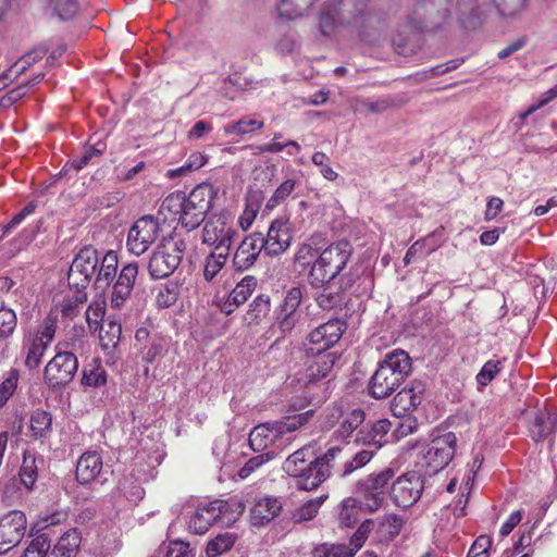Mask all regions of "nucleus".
<instances>
[{
    "label": "nucleus",
    "mask_w": 557,
    "mask_h": 557,
    "mask_svg": "<svg viewBox=\"0 0 557 557\" xmlns=\"http://www.w3.org/2000/svg\"><path fill=\"white\" fill-rule=\"evenodd\" d=\"M371 0H326L320 7L318 28L323 37H332L339 28H348L361 40L374 42L385 23L370 10Z\"/></svg>",
    "instance_id": "obj_1"
},
{
    "label": "nucleus",
    "mask_w": 557,
    "mask_h": 557,
    "mask_svg": "<svg viewBox=\"0 0 557 557\" xmlns=\"http://www.w3.org/2000/svg\"><path fill=\"white\" fill-rule=\"evenodd\" d=\"M449 0H416L405 22L392 39L398 54L413 51V40L421 32L441 28L449 17Z\"/></svg>",
    "instance_id": "obj_2"
},
{
    "label": "nucleus",
    "mask_w": 557,
    "mask_h": 557,
    "mask_svg": "<svg viewBox=\"0 0 557 557\" xmlns=\"http://www.w3.org/2000/svg\"><path fill=\"white\" fill-rule=\"evenodd\" d=\"M531 4V0H457L455 16L465 29H474L487 21L495 11L502 20L519 18Z\"/></svg>",
    "instance_id": "obj_3"
},
{
    "label": "nucleus",
    "mask_w": 557,
    "mask_h": 557,
    "mask_svg": "<svg viewBox=\"0 0 557 557\" xmlns=\"http://www.w3.org/2000/svg\"><path fill=\"white\" fill-rule=\"evenodd\" d=\"M215 191L212 185H197L187 196L177 193L168 196L162 209L172 212L187 231L197 228L212 207Z\"/></svg>",
    "instance_id": "obj_4"
},
{
    "label": "nucleus",
    "mask_w": 557,
    "mask_h": 557,
    "mask_svg": "<svg viewBox=\"0 0 557 557\" xmlns=\"http://www.w3.org/2000/svg\"><path fill=\"white\" fill-rule=\"evenodd\" d=\"M314 410L286 417L274 423H263L255 426L249 434V445L252 450L269 453L275 451V457L294 440V433L307 424L313 417Z\"/></svg>",
    "instance_id": "obj_5"
},
{
    "label": "nucleus",
    "mask_w": 557,
    "mask_h": 557,
    "mask_svg": "<svg viewBox=\"0 0 557 557\" xmlns=\"http://www.w3.org/2000/svg\"><path fill=\"white\" fill-rule=\"evenodd\" d=\"M411 372V359L403 349L387 352L370 379L369 394L375 399L391 396Z\"/></svg>",
    "instance_id": "obj_6"
},
{
    "label": "nucleus",
    "mask_w": 557,
    "mask_h": 557,
    "mask_svg": "<svg viewBox=\"0 0 557 557\" xmlns=\"http://www.w3.org/2000/svg\"><path fill=\"white\" fill-rule=\"evenodd\" d=\"M282 468L286 474L296 479V487L306 492L315 490L326 480V468L319 466L310 446L289 455Z\"/></svg>",
    "instance_id": "obj_7"
},
{
    "label": "nucleus",
    "mask_w": 557,
    "mask_h": 557,
    "mask_svg": "<svg viewBox=\"0 0 557 557\" xmlns=\"http://www.w3.org/2000/svg\"><path fill=\"white\" fill-rule=\"evenodd\" d=\"M117 269L119 259L114 251H108L100 262L97 251L91 247H85L73 259L69 277L116 278Z\"/></svg>",
    "instance_id": "obj_8"
},
{
    "label": "nucleus",
    "mask_w": 557,
    "mask_h": 557,
    "mask_svg": "<svg viewBox=\"0 0 557 557\" xmlns=\"http://www.w3.org/2000/svg\"><path fill=\"white\" fill-rule=\"evenodd\" d=\"M352 253L347 240H339L323 248L310 268L309 277L336 278L346 268Z\"/></svg>",
    "instance_id": "obj_9"
},
{
    "label": "nucleus",
    "mask_w": 557,
    "mask_h": 557,
    "mask_svg": "<svg viewBox=\"0 0 557 557\" xmlns=\"http://www.w3.org/2000/svg\"><path fill=\"white\" fill-rule=\"evenodd\" d=\"M69 343H58L57 354L47 363L44 372L45 383L52 389L66 386L78 370V360L74 352L67 351Z\"/></svg>",
    "instance_id": "obj_10"
},
{
    "label": "nucleus",
    "mask_w": 557,
    "mask_h": 557,
    "mask_svg": "<svg viewBox=\"0 0 557 557\" xmlns=\"http://www.w3.org/2000/svg\"><path fill=\"white\" fill-rule=\"evenodd\" d=\"M395 472L392 468L372 473L366 479L358 481L356 485L357 493L361 496L363 508L367 513H374L377 511L385 499V493L393 480Z\"/></svg>",
    "instance_id": "obj_11"
},
{
    "label": "nucleus",
    "mask_w": 557,
    "mask_h": 557,
    "mask_svg": "<svg viewBox=\"0 0 557 557\" xmlns=\"http://www.w3.org/2000/svg\"><path fill=\"white\" fill-rule=\"evenodd\" d=\"M231 214L222 212L211 215L202 228V244L214 248V250H227L237 236Z\"/></svg>",
    "instance_id": "obj_12"
},
{
    "label": "nucleus",
    "mask_w": 557,
    "mask_h": 557,
    "mask_svg": "<svg viewBox=\"0 0 557 557\" xmlns=\"http://www.w3.org/2000/svg\"><path fill=\"white\" fill-rule=\"evenodd\" d=\"M456 446L457 437L453 432L432 438L423 456L429 472L436 473L444 469L454 458Z\"/></svg>",
    "instance_id": "obj_13"
},
{
    "label": "nucleus",
    "mask_w": 557,
    "mask_h": 557,
    "mask_svg": "<svg viewBox=\"0 0 557 557\" xmlns=\"http://www.w3.org/2000/svg\"><path fill=\"white\" fill-rule=\"evenodd\" d=\"M345 330L346 323L339 319H331L319 325L307 336V354H325L338 343Z\"/></svg>",
    "instance_id": "obj_14"
},
{
    "label": "nucleus",
    "mask_w": 557,
    "mask_h": 557,
    "mask_svg": "<svg viewBox=\"0 0 557 557\" xmlns=\"http://www.w3.org/2000/svg\"><path fill=\"white\" fill-rule=\"evenodd\" d=\"M160 231V224L152 215L139 218L128 231L127 249L136 256L143 255L156 242Z\"/></svg>",
    "instance_id": "obj_15"
},
{
    "label": "nucleus",
    "mask_w": 557,
    "mask_h": 557,
    "mask_svg": "<svg viewBox=\"0 0 557 557\" xmlns=\"http://www.w3.org/2000/svg\"><path fill=\"white\" fill-rule=\"evenodd\" d=\"M423 490V476L416 471H411L393 481L391 497L396 506L408 508L420 499Z\"/></svg>",
    "instance_id": "obj_16"
},
{
    "label": "nucleus",
    "mask_w": 557,
    "mask_h": 557,
    "mask_svg": "<svg viewBox=\"0 0 557 557\" xmlns=\"http://www.w3.org/2000/svg\"><path fill=\"white\" fill-rule=\"evenodd\" d=\"M227 507V503L220 499L199 504L189 516L188 530L201 535L208 532L213 523H224L223 516Z\"/></svg>",
    "instance_id": "obj_17"
},
{
    "label": "nucleus",
    "mask_w": 557,
    "mask_h": 557,
    "mask_svg": "<svg viewBox=\"0 0 557 557\" xmlns=\"http://www.w3.org/2000/svg\"><path fill=\"white\" fill-rule=\"evenodd\" d=\"M182 243H175L171 239L164 242L159 250L154 251L148 263V270L151 278H168L180 264V248Z\"/></svg>",
    "instance_id": "obj_18"
},
{
    "label": "nucleus",
    "mask_w": 557,
    "mask_h": 557,
    "mask_svg": "<svg viewBox=\"0 0 557 557\" xmlns=\"http://www.w3.org/2000/svg\"><path fill=\"white\" fill-rule=\"evenodd\" d=\"M26 525V516L20 510H12L0 518V555L21 543Z\"/></svg>",
    "instance_id": "obj_19"
},
{
    "label": "nucleus",
    "mask_w": 557,
    "mask_h": 557,
    "mask_svg": "<svg viewBox=\"0 0 557 557\" xmlns=\"http://www.w3.org/2000/svg\"><path fill=\"white\" fill-rule=\"evenodd\" d=\"M425 385L422 381H411L392 400L391 409L395 417H403L416 410L424 398Z\"/></svg>",
    "instance_id": "obj_20"
},
{
    "label": "nucleus",
    "mask_w": 557,
    "mask_h": 557,
    "mask_svg": "<svg viewBox=\"0 0 557 557\" xmlns=\"http://www.w3.org/2000/svg\"><path fill=\"white\" fill-rule=\"evenodd\" d=\"M290 240L289 220L277 218L270 224L267 237H263L264 251L269 256L281 255L289 247Z\"/></svg>",
    "instance_id": "obj_21"
},
{
    "label": "nucleus",
    "mask_w": 557,
    "mask_h": 557,
    "mask_svg": "<svg viewBox=\"0 0 557 557\" xmlns=\"http://www.w3.org/2000/svg\"><path fill=\"white\" fill-rule=\"evenodd\" d=\"M264 250L263 245V235L261 233H253L249 236H246L233 257V264L238 271H245L249 269L261 250Z\"/></svg>",
    "instance_id": "obj_22"
},
{
    "label": "nucleus",
    "mask_w": 557,
    "mask_h": 557,
    "mask_svg": "<svg viewBox=\"0 0 557 557\" xmlns=\"http://www.w3.org/2000/svg\"><path fill=\"white\" fill-rule=\"evenodd\" d=\"M391 426L392 422L387 419H380L372 423L369 422L358 431L354 442L357 445L380 449L387 442L386 436Z\"/></svg>",
    "instance_id": "obj_23"
},
{
    "label": "nucleus",
    "mask_w": 557,
    "mask_h": 557,
    "mask_svg": "<svg viewBox=\"0 0 557 557\" xmlns=\"http://www.w3.org/2000/svg\"><path fill=\"white\" fill-rule=\"evenodd\" d=\"M557 430V413L546 410H540L529 424V434L535 443L548 441L554 444Z\"/></svg>",
    "instance_id": "obj_24"
},
{
    "label": "nucleus",
    "mask_w": 557,
    "mask_h": 557,
    "mask_svg": "<svg viewBox=\"0 0 557 557\" xmlns=\"http://www.w3.org/2000/svg\"><path fill=\"white\" fill-rule=\"evenodd\" d=\"M312 357L306 361V368L301 376L305 384H311L327 376L334 367L336 357L333 352L311 354Z\"/></svg>",
    "instance_id": "obj_25"
},
{
    "label": "nucleus",
    "mask_w": 557,
    "mask_h": 557,
    "mask_svg": "<svg viewBox=\"0 0 557 557\" xmlns=\"http://www.w3.org/2000/svg\"><path fill=\"white\" fill-rule=\"evenodd\" d=\"M102 457L97 451L84 453L76 463V480L81 484H90L101 478L102 474Z\"/></svg>",
    "instance_id": "obj_26"
},
{
    "label": "nucleus",
    "mask_w": 557,
    "mask_h": 557,
    "mask_svg": "<svg viewBox=\"0 0 557 557\" xmlns=\"http://www.w3.org/2000/svg\"><path fill=\"white\" fill-rule=\"evenodd\" d=\"M324 238L321 234H314L308 242L304 243L295 255V268L299 275H308L310 268L313 265L317 255L322 249Z\"/></svg>",
    "instance_id": "obj_27"
},
{
    "label": "nucleus",
    "mask_w": 557,
    "mask_h": 557,
    "mask_svg": "<svg viewBox=\"0 0 557 557\" xmlns=\"http://www.w3.org/2000/svg\"><path fill=\"white\" fill-rule=\"evenodd\" d=\"M281 510L282 503L278 498L271 496L258 498L250 510V521L255 527L264 525L278 516Z\"/></svg>",
    "instance_id": "obj_28"
},
{
    "label": "nucleus",
    "mask_w": 557,
    "mask_h": 557,
    "mask_svg": "<svg viewBox=\"0 0 557 557\" xmlns=\"http://www.w3.org/2000/svg\"><path fill=\"white\" fill-rule=\"evenodd\" d=\"M313 286L319 288L317 302L324 310L332 309L343 302V288L339 281H313Z\"/></svg>",
    "instance_id": "obj_29"
},
{
    "label": "nucleus",
    "mask_w": 557,
    "mask_h": 557,
    "mask_svg": "<svg viewBox=\"0 0 557 557\" xmlns=\"http://www.w3.org/2000/svg\"><path fill=\"white\" fill-rule=\"evenodd\" d=\"M366 413L361 409H354L344 416L339 426L332 434L336 442L349 443L348 438L358 433L364 426Z\"/></svg>",
    "instance_id": "obj_30"
},
{
    "label": "nucleus",
    "mask_w": 557,
    "mask_h": 557,
    "mask_svg": "<svg viewBox=\"0 0 557 557\" xmlns=\"http://www.w3.org/2000/svg\"><path fill=\"white\" fill-rule=\"evenodd\" d=\"M363 503L357 497H346L338 506V521L350 528L360 521L361 515L367 513Z\"/></svg>",
    "instance_id": "obj_31"
},
{
    "label": "nucleus",
    "mask_w": 557,
    "mask_h": 557,
    "mask_svg": "<svg viewBox=\"0 0 557 557\" xmlns=\"http://www.w3.org/2000/svg\"><path fill=\"white\" fill-rule=\"evenodd\" d=\"M318 0H277L278 16L286 20H296L305 16Z\"/></svg>",
    "instance_id": "obj_32"
},
{
    "label": "nucleus",
    "mask_w": 557,
    "mask_h": 557,
    "mask_svg": "<svg viewBox=\"0 0 557 557\" xmlns=\"http://www.w3.org/2000/svg\"><path fill=\"white\" fill-rule=\"evenodd\" d=\"M404 524V517L396 513H386L380 517L376 531L380 542H391L396 539Z\"/></svg>",
    "instance_id": "obj_33"
},
{
    "label": "nucleus",
    "mask_w": 557,
    "mask_h": 557,
    "mask_svg": "<svg viewBox=\"0 0 557 557\" xmlns=\"http://www.w3.org/2000/svg\"><path fill=\"white\" fill-rule=\"evenodd\" d=\"M256 287V281H239L232 289L227 300L222 305L221 311L231 314L234 309L244 304Z\"/></svg>",
    "instance_id": "obj_34"
},
{
    "label": "nucleus",
    "mask_w": 557,
    "mask_h": 557,
    "mask_svg": "<svg viewBox=\"0 0 557 557\" xmlns=\"http://www.w3.org/2000/svg\"><path fill=\"white\" fill-rule=\"evenodd\" d=\"M81 535L75 530L65 532L53 546L51 550L52 557H75L81 545Z\"/></svg>",
    "instance_id": "obj_35"
},
{
    "label": "nucleus",
    "mask_w": 557,
    "mask_h": 557,
    "mask_svg": "<svg viewBox=\"0 0 557 557\" xmlns=\"http://www.w3.org/2000/svg\"><path fill=\"white\" fill-rule=\"evenodd\" d=\"M264 126L262 120L255 115H246L238 121L230 122L224 125L223 132L225 135L243 136L255 131L261 129Z\"/></svg>",
    "instance_id": "obj_36"
},
{
    "label": "nucleus",
    "mask_w": 557,
    "mask_h": 557,
    "mask_svg": "<svg viewBox=\"0 0 557 557\" xmlns=\"http://www.w3.org/2000/svg\"><path fill=\"white\" fill-rule=\"evenodd\" d=\"M88 281H82V284L75 283L71 284L67 281L66 285V296L64 297L61 305V311L63 313H69L72 311L77 305L83 304L87 300L86 287Z\"/></svg>",
    "instance_id": "obj_37"
},
{
    "label": "nucleus",
    "mask_w": 557,
    "mask_h": 557,
    "mask_svg": "<svg viewBox=\"0 0 557 557\" xmlns=\"http://www.w3.org/2000/svg\"><path fill=\"white\" fill-rule=\"evenodd\" d=\"M82 385L99 388L107 384V371L97 360L87 364L83 369Z\"/></svg>",
    "instance_id": "obj_38"
},
{
    "label": "nucleus",
    "mask_w": 557,
    "mask_h": 557,
    "mask_svg": "<svg viewBox=\"0 0 557 557\" xmlns=\"http://www.w3.org/2000/svg\"><path fill=\"white\" fill-rule=\"evenodd\" d=\"M256 149L259 153H278L284 151L288 157H294L300 152L301 147L296 140L287 139L264 143L258 145Z\"/></svg>",
    "instance_id": "obj_39"
},
{
    "label": "nucleus",
    "mask_w": 557,
    "mask_h": 557,
    "mask_svg": "<svg viewBox=\"0 0 557 557\" xmlns=\"http://www.w3.org/2000/svg\"><path fill=\"white\" fill-rule=\"evenodd\" d=\"M122 334V325L120 321L109 318L104 324L100 326V342L103 348L115 347Z\"/></svg>",
    "instance_id": "obj_40"
},
{
    "label": "nucleus",
    "mask_w": 557,
    "mask_h": 557,
    "mask_svg": "<svg viewBox=\"0 0 557 557\" xmlns=\"http://www.w3.org/2000/svg\"><path fill=\"white\" fill-rule=\"evenodd\" d=\"M237 536L234 533L225 532L211 540L206 548L207 557H219L228 552L235 544Z\"/></svg>",
    "instance_id": "obj_41"
},
{
    "label": "nucleus",
    "mask_w": 557,
    "mask_h": 557,
    "mask_svg": "<svg viewBox=\"0 0 557 557\" xmlns=\"http://www.w3.org/2000/svg\"><path fill=\"white\" fill-rule=\"evenodd\" d=\"M17 319L12 309L0 308V354L3 352L7 339L16 329Z\"/></svg>",
    "instance_id": "obj_42"
},
{
    "label": "nucleus",
    "mask_w": 557,
    "mask_h": 557,
    "mask_svg": "<svg viewBox=\"0 0 557 557\" xmlns=\"http://www.w3.org/2000/svg\"><path fill=\"white\" fill-rule=\"evenodd\" d=\"M52 418L45 410H37L30 417V432L35 438L47 437L51 431Z\"/></svg>",
    "instance_id": "obj_43"
},
{
    "label": "nucleus",
    "mask_w": 557,
    "mask_h": 557,
    "mask_svg": "<svg viewBox=\"0 0 557 557\" xmlns=\"http://www.w3.org/2000/svg\"><path fill=\"white\" fill-rule=\"evenodd\" d=\"M437 245L434 243V235L428 236L423 239L417 240L411 247L407 250V253L404 258L406 264L410 263L412 260L425 257L433 252L436 249Z\"/></svg>",
    "instance_id": "obj_44"
},
{
    "label": "nucleus",
    "mask_w": 557,
    "mask_h": 557,
    "mask_svg": "<svg viewBox=\"0 0 557 557\" xmlns=\"http://www.w3.org/2000/svg\"><path fill=\"white\" fill-rule=\"evenodd\" d=\"M20 481L27 488H33L37 481L36 458L29 453L24 454L23 462L20 469Z\"/></svg>",
    "instance_id": "obj_45"
},
{
    "label": "nucleus",
    "mask_w": 557,
    "mask_h": 557,
    "mask_svg": "<svg viewBox=\"0 0 557 557\" xmlns=\"http://www.w3.org/2000/svg\"><path fill=\"white\" fill-rule=\"evenodd\" d=\"M327 498V495H322L317 498L305 502L299 508L293 513V518L296 522L309 521L315 517L321 505Z\"/></svg>",
    "instance_id": "obj_46"
},
{
    "label": "nucleus",
    "mask_w": 557,
    "mask_h": 557,
    "mask_svg": "<svg viewBox=\"0 0 557 557\" xmlns=\"http://www.w3.org/2000/svg\"><path fill=\"white\" fill-rule=\"evenodd\" d=\"M228 257L227 250H215L211 252L205 262V278H214L225 265Z\"/></svg>",
    "instance_id": "obj_47"
},
{
    "label": "nucleus",
    "mask_w": 557,
    "mask_h": 557,
    "mask_svg": "<svg viewBox=\"0 0 557 557\" xmlns=\"http://www.w3.org/2000/svg\"><path fill=\"white\" fill-rule=\"evenodd\" d=\"M352 550L346 544L323 543L313 549L312 557H354Z\"/></svg>",
    "instance_id": "obj_48"
},
{
    "label": "nucleus",
    "mask_w": 557,
    "mask_h": 557,
    "mask_svg": "<svg viewBox=\"0 0 557 557\" xmlns=\"http://www.w3.org/2000/svg\"><path fill=\"white\" fill-rule=\"evenodd\" d=\"M207 162V158L200 152H193L182 166L171 169L168 171V176L178 177L183 176L191 171L198 170L203 166Z\"/></svg>",
    "instance_id": "obj_49"
},
{
    "label": "nucleus",
    "mask_w": 557,
    "mask_h": 557,
    "mask_svg": "<svg viewBox=\"0 0 557 557\" xmlns=\"http://www.w3.org/2000/svg\"><path fill=\"white\" fill-rule=\"evenodd\" d=\"M48 347L45 343L33 338L26 348L25 366L29 370L38 368Z\"/></svg>",
    "instance_id": "obj_50"
},
{
    "label": "nucleus",
    "mask_w": 557,
    "mask_h": 557,
    "mask_svg": "<svg viewBox=\"0 0 557 557\" xmlns=\"http://www.w3.org/2000/svg\"><path fill=\"white\" fill-rule=\"evenodd\" d=\"M44 78V73H37L34 77L27 82L21 83L15 88L10 89L7 95L2 98L4 104H11L22 99L28 91L29 87L35 86Z\"/></svg>",
    "instance_id": "obj_51"
},
{
    "label": "nucleus",
    "mask_w": 557,
    "mask_h": 557,
    "mask_svg": "<svg viewBox=\"0 0 557 557\" xmlns=\"http://www.w3.org/2000/svg\"><path fill=\"white\" fill-rule=\"evenodd\" d=\"M504 360H488L486 361L480 372L476 374L475 380L478 385L487 386L496 375L503 370Z\"/></svg>",
    "instance_id": "obj_52"
},
{
    "label": "nucleus",
    "mask_w": 557,
    "mask_h": 557,
    "mask_svg": "<svg viewBox=\"0 0 557 557\" xmlns=\"http://www.w3.org/2000/svg\"><path fill=\"white\" fill-rule=\"evenodd\" d=\"M61 20L73 17L78 11L77 0H44Z\"/></svg>",
    "instance_id": "obj_53"
},
{
    "label": "nucleus",
    "mask_w": 557,
    "mask_h": 557,
    "mask_svg": "<svg viewBox=\"0 0 557 557\" xmlns=\"http://www.w3.org/2000/svg\"><path fill=\"white\" fill-rule=\"evenodd\" d=\"M296 186L295 180H286L284 181L273 193V195L268 200L265 208L269 210L277 207L282 201L287 199L290 194L294 191Z\"/></svg>",
    "instance_id": "obj_54"
},
{
    "label": "nucleus",
    "mask_w": 557,
    "mask_h": 557,
    "mask_svg": "<svg viewBox=\"0 0 557 557\" xmlns=\"http://www.w3.org/2000/svg\"><path fill=\"white\" fill-rule=\"evenodd\" d=\"M391 106L387 98L362 99L356 104L355 111L359 113H381Z\"/></svg>",
    "instance_id": "obj_55"
},
{
    "label": "nucleus",
    "mask_w": 557,
    "mask_h": 557,
    "mask_svg": "<svg viewBox=\"0 0 557 557\" xmlns=\"http://www.w3.org/2000/svg\"><path fill=\"white\" fill-rule=\"evenodd\" d=\"M178 294V281H168L164 288L159 292L157 302L162 308H169L177 300Z\"/></svg>",
    "instance_id": "obj_56"
},
{
    "label": "nucleus",
    "mask_w": 557,
    "mask_h": 557,
    "mask_svg": "<svg viewBox=\"0 0 557 557\" xmlns=\"http://www.w3.org/2000/svg\"><path fill=\"white\" fill-rule=\"evenodd\" d=\"M46 51L42 48L35 49L25 55H23L18 61L14 63V65L9 70L10 75L21 74L27 70L33 63L38 60H41Z\"/></svg>",
    "instance_id": "obj_57"
},
{
    "label": "nucleus",
    "mask_w": 557,
    "mask_h": 557,
    "mask_svg": "<svg viewBox=\"0 0 557 557\" xmlns=\"http://www.w3.org/2000/svg\"><path fill=\"white\" fill-rule=\"evenodd\" d=\"M275 458V451H269V453H262L260 455H257L249 460L240 468L238 471V475L242 479L248 478L253 471H256L258 468H260L265 462L272 460Z\"/></svg>",
    "instance_id": "obj_58"
},
{
    "label": "nucleus",
    "mask_w": 557,
    "mask_h": 557,
    "mask_svg": "<svg viewBox=\"0 0 557 557\" xmlns=\"http://www.w3.org/2000/svg\"><path fill=\"white\" fill-rule=\"evenodd\" d=\"M106 314V302L94 301L86 310V320L90 329L98 330L99 325L103 322Z\"/></svg>",
    "instance_id": "obj_59"
},
{
    "label": "nucleus",
    "mask_w": 557,
    "mask_h": 557,
    "mask_svg": "<svg viewBox=\"0 0 557 557\" xmlns=\"http://www.w3.org/2000/svg\"><path fill=\"white\" fill-rule=\"evenodd\" d=\"M57 331V318L52 315H48L42 323L39 325L37 334L34 338L45 343L46 345H50Z\"/></svg>",
    "instance_id": "obj_60"
},
{
    "label": "nucleus",
    "mask_w": 557,
    "mask_h": 557,
    "mask_svg": "<svg viewBox=\"0 0 557 557\" xmlns=\"http://www.w3.org/2000/svg\"><path fill=\"white\" fill-rule=\"evenodd\" d=\"M133 282L134 281H115L111 298V304L113 307L119 308L122 306L134 287Z\"/></svg>",
    "instance_id": "obj_61"
},
{
    "label": "nucleus",
    "mask_w": 557,
    "mask_h": 557,
    "mask_svg": "<svg viewBox=\"0 0 557 557\" xmlns=\"http://www.w3.org/2000/svg\"><path fill=\"white\" fill-rule=\"evenodd\" d=\"M51 547V541L47 532L37 534L26 548L27 550H34L38 553V557H52L49 553Z\"/></svg>",
    "instance_id": "obj_62"
},
{
    "label": "nucleus",
    "mask_w": 557,
    "mask_h": 557,
    "mask_svg": "<svg viewBox=\"0 0 557 557\" xmlns=\"http://www.w3.org/2000/svg\"><path fill=\"white\" fill-rule=\"evenodd\" d=\"M493 544L488 535H480L471 545L467 557H488V550Z\"/></svg>",
    "instance_id": "obj_63"
},
{
    "label": "nucleus",
    "mask_w": 557,
    "mask_h": 557,
    "mask_svg": "<svg viewBox=\"0 0 557 557\" xmlns=\"http://www.w3.org/2000/svg\"><path fill=\"white\" fill-rule=\"evenodd\" d=\"M405 418L398 422V425L393 432L395 440L406 437L417 431L418 422L411 416H404Z\"/></svg>",
    "instance_id": "obj_64"
}]
</instances>
